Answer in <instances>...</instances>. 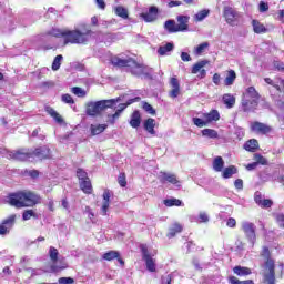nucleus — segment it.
Wrapping results in <instances>:
<instances>
[{
    "mask_svg": "<svg viewBox=\"0 0 284 284\" xmlns=\"http://www.w3.org/2000/svg\"><path fill=\"white\" fill-rule=\"evenodd\" d=\"M48 34L50 37H55L57 39H63L64 45L68 43L77 44V45H85L88 41H90V37H92V29L84 27L83 30L74 29H51Z\"/></svg>",
    "mask_w": 284,
    "mask_h": 284,
    "instance_id": "1",
    "label": "nucleus"
},
{
    "mask_svg": "<svg viewBox=\"0 0 284 284\" xmlns=\"http://www.w3.org/2000/svg\"><path fill=\"white\" fill-rule=\"evenodd\" d=\"M112 65H116L118 68H128L131 74L134 77H152V69L150 67H145L143 64L138 63L133 59H121L119 57H113L111 59Z\"/></svg>",
    "mask_w": 284,
    "mask_h": 284,
    "instance_id": "2",
    "label": "nucleus"
},
{
    "mask_svg": "<svg viewBox=\"0 0 284 284\" xmlns=\"http://www.w3.org/2000/svg\"><path fill=\"white\" fill-rule=\"evenodd\" d=\"M8 201L13 207H32L39 203V195L32 192H18L9 195Z\"/></svg>",
    "mask_w": 284,
    "mask_h": 284,
    "instance_id": "3",
    "label": "nucleus"
},
{
    "mask_svg": "<svg viewBox=\"0 0 284 284\" xmlns=\"http://www.w3.org/2000/svg\"><path fill=\"white\" fill-rule=\"evenodd\" d=\"M262 258L265 260L264 267L267 270V273L264 274L265 284H276V273L274 271V260H272V253L267 246H263L261 252Z\"/></svg>",
    "mask_w": 284,
    "mask_h": 284,
    "instance_id": "4",
    "label": "nucleus"
},
{
    "mask_svg": "<svg viewBox=\"0 0 284 284\" xmlns=\"http://www.w3.org/2000/svg\"><path fill=\"white\" fill-rule=\"evenodd\" d=\"M121 99L100 100L97 102L87 103L85 112L88 116H99L101 112L112 108L115 103H119Z\"/></svg>",
    "mask_w": 284,
    "mask_h": 284,
    "instance_id": "5",
    "label": "nucleus"
},
{
    "mask_svg": "<svg viewBox=\"0 0 284 284\" xmlns=\"http://www.w3.org/2000/svg\"><path fill=\"white\" fill-rule=\"evenodd\" d=\"M140 250L142 252V258L145 262L146 270L149 272H156V260L152 257L156 254V251H150L145 244H141Z\"/></svg>",
    "mask_w": 284,
    "mask_h": 284,
    "instance_id": "6",
    "label": "nucleus"
},
{
    "mask_svg": "<svg viewBox=\"0 0 284 284\" xmlns=\"http://www.w3.org/2000/svg\"><path fill=\"white\" fill-rule=\"evenodd\" d=\"M242 231L244 232L247 241L251 243L252 247L256 243V225L252 222H242Z\"/></svg>",
    "mask_w": 284,
    "mask_h": 284,
    "instance_id": "7",
    "label": "nucleus"
},
{
    "mask_svg": "<svg viewBox=\"0 0 284 284\" xmlns=\"http://www.w3.org/2000/svg\"><path fill=\"white\" fill-rule=\"evenodd\" d=\"M49 255L52 261L51 265V272H61V270H65L68 267V264L65 262H61L59 265V251L57 247L51 246L49 250Z\"/></svg>",
    "mask_w": 284,
    "mask_h": 284,
    "instance_id": "8",
    "label": "nucleus"
},
{
    "mask_svg": "<svg viewBox=\"0 0 284 284\" xmlns=\"http://www.w3.org/2000/svg\"><path fill=\"white\" fill-rule=\"evenodd\" d=\"M7 159H14V161H32V152L26 149L7 151Z\"/></svg>",
    "mask_w": 284,
    "mask_h": 284,
    "instance_id": "9",
    "label": "nucleus"
},
{
    "mask_svg": "<svg viewBox=\"0 0 284 284\" xmlns=\"http://www.w3.org/2000/svg\"><path fill=\"white\" fill-rule=\"evenodd\" d=\"M14 223H17V214H12L9 217L4 219L0 224V236H6V234H10V230L14 227Z\"/></svg>",
    "mask_w": 284,
    "mask_h": 284,
    "instance_id": "10",
    "label": "nucleus"
},
{
    "mask_svg": "<svg viewBox=\"0 0 284 284\" xmlns=\"http://www.w3.org/2000/svg\"><path fill=\"white\" fill-rule=\"evenodd\" d=\"M224 19L229 26H234L241 19V13L235 11L232 7H224Z\"/></svg>",
    "mask_w": 284,
    "mask_h": 284,
    "instance_id": "11",
    "label": "nucleus"
},
{
    "mask_svg": "<svg viewBox=\"0 0 284 284\" xmlns=\"http://www.w3.org/2000/svg\"><path fill=\"white\" fill-rule=\"evenodd\" d=\"M251 130L255 132V134H272L273 132L272 126L261 122L251 123Z\"/></svg>",
    "mask_w": 284,
    "mask_h": 284,
    "instance_id": "12",
    "label": "nucleus"
},
{
    "mask_svg": "<svg viewBox=\"0 0 284 284\" xmlns=\"http://www.w3.org/2000/svg\"><path fill=\"white\" fill-rule=\"evenodd\" d=\"M160 183H171L172 185H179V180L176 179V175L173 173H168L161 171L158 176Z\"/></svg>",
    "mask_w": 284,
    "mask_h": 284,
    "instance_id": "13",
    "label": "nucleus"
},
{
    "mask_svg": "<svg viewBox=\"0 0 284 284\" xmlns=\"http://www.w3.org/2000/svg\"><path fill=\"white\" fill-rule=\"evenodd\" d=\"M32 159H38L39 161H43V159L50 158V149L48 146H40L31 152Z\"/></svg>",
    "mask_w": 284,
    "mask_h": 284,
    "instance_id": "14",
    "label": "nucleus"
},
{
    "mask_svg": "<svg viewBox=\"0 0 284 284\" xmlns=\"http://www.w3.org/2000/svg\"><path fill=\"white\" fill-rule=\"evenodd\" d=\"M158 16H159V8L156 7H150L149 12H144L140 14L141 19H143L146 23H152L153 21H156Z\"/></svg>",
    "mask_w": 284,
    "mask_h": 284,
    "instance_id": "15",
    "label": "nucleus"
},
{
    "mask_svg": "<svg viewBox=\"0 0 284 284\" xmlns=\"http://www.w3.org/2000/svg\"><path fill=\"white\" fill-rule=\"evenodd\" d=\"M171 91L169 92V95L171 99H176L179 94H181V84L179 83V79L171 78L170 80Z\"/></svg>",
    "mask_w": 284,
    "mask_h": 284,
    "instance_id": "16",
    "label": "nucleus"
},
{
    "mask_svg": "<svg viewBox=\"0 0 284 284\" xmlns=\"http://www.w3.org/2000/svg\"><path fill=\"white\" fill-rule=\"evenodd\" d=\"M261 99V95L258 94V91L254 87H248L243 95L242 100H251V101H257Z\"/></svg>",
    "mask_w": 284,
    "mask_h": 284,
    "instance_id": "17",
    "label": "nucleus"
},
{
    "mask_svg": "<svg viewBox=\"0 0 284 284\" xmlns=\"http://www.w3.org/2000/svg\"><path fill=\"white\" fill-rule=\"evenodd\" d=\"M258 108V101L256 100H243L242 99V110L243 112H254Z\"/></svg>",
    "mask_w": 284,
    "mask_h": 284,
    "instance_id": "18",
    "label": "nucleus"
},
{
    "mask_svg": "<svg viewBox=\"0 0 284 284\" xmlns=\"http://www.w3.org/2000/svg\"><path fill=\"white\" fill-rule=\"evenodd\" d=\"M178 31L185 32L187 31V23H190V16H178Z\"/></svg>",
    "mask_w": 284,
    "mask_h": 284,
    "instance_id": "19",
    "label": "nucleus"
},
{
    "mask_svg": "<svg viewBox=\"0 0 284 284\" xmlns=\"http://www.w3.org/2000/svg\"><path fill=\"white\" fill-rule=\"evenodd\" d=\"M110 207V191L106 190L103 193V204L101 207V214L105 216L108 214V210Z\"/></svg>",
    "mask_w": 284,
    "mask_h": 284,
    "instance_id": "20",
    "label": "nucleus"
},
{
    "mask_svg": "<svg viewBox=\"0 0 284 284\" xmlns=\"http://www.w3.org/2000/svg\"><path fill=\"white\" fill-rule=\"evenodd\" d=\"M108 130V124H91L90 131L92 136H97L99 134H103Z\"/></svg>",
    "mask_w": 284,
    "mask_h": 284,
    "instance_id": "21",
    "label": "nucleus"
},
{
    "mask_svg": "<svg viewBox=\"0 0 284 284\" xmlns=\"http://www.w3.org/2000/svg\"><path fill=\"white\" fill-rule=\"evenodd\" d=\"M130 125L133 129L140 128L141 126V113L139 111H134L131 114V120H130Z\"/></svg>",
    "mask_w": 284,
    "mask_h": 284,
    "instance_id": "22",
    "label": "nucleus"
},
{
    "mask_svg": "<svg viewBox=\"0 0 284 284\" xmlns=\"http://www.w3.org/2000/svg\"><path fill=\"white\" fill-rule=\"evenodd\" d=\"M156 126V120L149 118L144 121V130L149 132V134H156V131H154V128Z\"/></svg>",
    "mask_w": 284,
    "mask_h": 284,
    "instance_id": "23",
    "label": "nucleus"
},
{
    "mask_svg": "<svg viewBox=\"0 0 284 284\" xmlns=\"http://www.w3.org/2000/svg\"><path fill=\"white\" fill-rule=\"evenodd\" d=\"M203 116L206 123H212V121H219V119H221V114L217 110H211L210 113H204Z\"/></svg>",
    "mask_w": 284,
    "mask_h": 284,
    "instance_id": "24",
    "label": "nucleus"
},
{
    "mask_svg": "<svg viewBox=\"0 0 284 284\" xmlns=\"http://www.w3.org/2000/svg\"><path fill=\"white\" fill-rule=\"evenodd\" d=\"M222 101L226 108L232 109L233 105H236V98L230 93H225L222 97Z\"/></svg>",
    "mask_w": 284,
    "mask_h": 284,
    "instance_id": "25",
    "label": "nucleus"
},
{
    "mask_svg": "<svg viewBox=\"0 0 284 284\" xmlns=\"http://www.w3.org/2000/svg\"><path fill=\"white\" fill-rule=\"evenodd\" d=\"M234 81H236V71L229 70L226 72V77L224 79V85H226V87L234 85Z\"/></svg>",
    "mask_w": 284,
    "mask_h": 284,
    "instance_id": "26",
    "label": "nucleus"
},
{
    "mask_svg": "<svg viewBox=\"0 0 284 284\" xmlns=\"http://www.w3.org/2000/svg\"><path fill=\"white\" fill-rule=\"evenodd\" d=\"M233 272L236 274V276H250V274H252V268L245 266H235Z\"/></svg>",
    "mask_w": 284,
    "mask_h": 284,
    "instance_id": "27",
    "label": "nucleus"
},
{
    "mask_svg": "<svg viewBox=\"0 0 284 284\" xmlns=\"http://www.w3.org/2000/svg\"><path fill=\"white\" fill-rule=\"evenodd\" d=\"M164 29L170 33L174 34L175 32H179V27L176 24V21L174 20H168L164 23Z\"/></svg>",
    "mask_w": 284,
    "mask_h": 284,
    "instance_id": "28",
    "label": "nucleus"
},
{
    "mask_svg": "<svg viewBox=\"0 0 284 284\" xmlns=\"http://www.w3.org/2000/svg\"><path fill=\"white\" fill-rule=\"evenodd\" d=\"M244 150L247 152H256L258 150V140L251 139L244 144Z\"/></svg>",
    "mask_w": 284,
    "mask_h": 284,
    "instance_id": "29",
    "label": "nucleus"
},
{
    "mask_svg": "<svg viewBox=\"0 0 284 284\" xmlns=\"http://www.w3.org/2000/svg\"><path fill=\"white\" fill-rule=\"evenodd\" d=\"M223 168H225V161H223L222 156H216L213 160V170L215 172H223Z\"/></svg>",
    "mask_w": 284,
    "mask_h": 284,
    "instance_id": "30",
    "label": "nucleus"
},
{
    "mask_svg": "<svg viewBox=\"0 0 284 284\" xmlns=\"http://www.w3.org/2000/svg\"><path fill=\"white\" fill-rule=\"evenodd\" d=\"M172 50H174V43L168 42L158 49V54H160V57H165V54H168V52H172Z\"/></svg>",
    "mask_w": 284,
    "mask_h": 284,
    "instance_id": "31",
    "label": "nucleus"
},
{
    "mask_svg": "<svg viewBox=\"0 0 284 284\" xmlns=\"http://www.w3.org/2000/svg\"><path fill=\"white\" fill-rule=\"evenodd\" d=\"M237 173H239V169H236V166H234V165H230L229 168H225L222 171V176L224 179H232V175L237 174Z\"/></svg>",
    "mask_w": 284,
    "mask_h": 284,
    "instance_id": "32",
    "label": "nucleus"
},
{
    "mask_svg": "<svg viewBox=\"0 0 284 284\" xmlns=\"http://www.w3.org/2000/svg\"><path fill=\"white\" fill-rule=\"evenodd\" d=\"M80 187L84 192V194H92V182H90V178L80 181Z\"/></svg>",
    "mask_w": 284,
    "mask_h": 284,
    "instance_id": "33",
    "label": "nucleus"
},
{
    "mask_svg": "<svg viewBox=\"0 0 284 284\" xmlns=\"http://www.w3.org/2000/svg\"><path fill=\"white\" fill-rule=\"evenodd\" d=\"M252 26L255 34H263V32H267V28L257 20H253Z\"/></svg>",
    "mask_w": 284,
    "mask_h": 284,
    "instance_id": "34",
    "label": "nucleus"
},
{
    "mask_svg": "<svg viewBox=\"0 0 284 284\" xmlns=\"http://www.w3.org/2000/svg\"><path fill=\"white\" fill-rule=\"evenodd\" d=\"M183 232V226L179 223H174L170 229H169V239H173V236H176V234Z\"/></svg>",
    "mask_w": 284,
    "mask_h": 284,
    "instance_id": "35",
    "label": "nucleus"
},
{
    "mask_svg": "<svg viewBox=\"0 0 284 284\" xmlns=\"http://www.w3.org/2000/svg\"><path fill=\"white\" fill-rule=\"evenodd\" d=\"M45 111L52 116V119H54L57 123H63V118L54 109H52L51 106H47Z\"/></svg>",
    "mask_w": 284,
    "mask_h": 284,
    "instance_id": "36",
    "label": "nucleus"
},
{
    "mask_svg": "<svg viewBox=\"0 0 284 284\" xmlns=\"http://www.w3.org/2000/svg\"><path fill=\"white\" fill-rule=\"evenodd\" d=\"M207 17H210V10L209 9H204V10L199 11L194 16V21L201 22V21H204L205 19H207Z\"/></svg>",
    "mask_w": 284,
    "mask_h": 284,
    "instance_id": "37",
    "label": "nucleus"
},
{
    "mask_svg": "<svg viewBox=\"0 0 284 284\" xmlns=\"http://www.w3.org/2000/svg\"><path fill=\"white\" fill-rule=\"evenodd\" d=\"M164 205L166 207H181V205H183V202L179 199H168V200H164Z\"/></svg>",
    "mask_w": 284,
    "mask_h": 284,
    "instance_id": "38",
    "label": "nucleus"
},
{
    "mask_svg": "<svg viewBox=\"0 0 284 284\" xmlns=\"http://www.w3.org/2000/svg\"><path fill=\"white\" fill-rule=\"evenodd\" d=\"M202 136H206L207 139H219V132L213 129H204L202 130Z\"/></svg>",
    "mask_w": 284,
    "mask_h": 284,
    "instance_id": "39",
    "label": "nucleus"
},
{
    "mask_svg": "<svg viewBox=\"0 0 284 284\" xmlns=\"http://www.w3.org/2000/svg\"><path fill=\"white\" fill-rule=\"evenodd\" d=\"M119 256H121L119 251H109L102 255V258H104V261H114V258H119Z\"/></svg>",
    "mask_w": 284,
    "mask_h": 284,
    "instance_id": "40",
    "label": "nucleus"
},
{
    "mask_svg": "<svg viewBox=\"0 0 284 284\" xmlns=\"http://www.w3.org/2000/svg\"><path fill=\"white\" fill-rule=\"evenodd\" d=\"M205 65H207V61L202 60L197 63H195L192 68V74H199V72H201V70H203V68H205Z\"/></svg>",
    "mask_w": 284,
    "mask_h": 284,
    "instance_id": "41",
    "label": "nucleus"
},
{
    "mask_svg": "<svg viewBox=\"0 0 284 284\" xmlns=\"http://www.w3.org/2000/svg\"><path fill=\"white\" fill-rule=\"evenodd\" d=\"M115 14L118 17H121V19H128V17H129L128 9L125 7H121V6H118L115 8Z\"/></svg>",
    "mask_w": 284,
    "mask_h": 284,
    "instance_id": "42",
    "label": "nucleus"
},
{
    "mask_svg": "<svg viewBox=\"0 0 284 284\" xmlns=\"http://www.w3.org/2000/svg\"><path fill=\"white\" fill-rule=\"evenodd\" d=\"M207 48H210V43L203 42L195 48L194 54H196L197 57H201L205 52V50H207Z\"/></svg>",
    "mask_w": 284,
    "mask_h": 284,
    "instance_id": "43",
    "label": "nucleus"
},
{
    "mask_svg": "<svg viewBox=\"0 0 284 284\" xmlns=\"http://www.w3.org/2000/svg\"><path fill=\"white\" fill-rule=\"evenodd\" d=\"M31 217L39 219V215L33 210H26L22 214V220L30 221Z\"/></svg>",
    "mask_w": 284,
    "mask_h": 284,
    "instance_id": "44",
    "label": "nucleus"
},
{
    "mask_svg": "<svg viewBox=\"0 0 284 284\" xmlns=\"http://www.w3.org/2000/svg\"><path fill=\"white\" fill-rule=\"evenodd\" d=\"M138 101H141L140 97H135L133 99H130L126 103L119 104V109L118 110H120V112L122 113L123 110H125L128 108V105H132V103H136Z\"/></svg>",
    "mask_w": 284,
    "mask_h": 284,
    "instance_id": "45",
    "label": "nucleus"
},
{
    "mask_svg": "<svg viewBox=\"0 0 284 284\" xmlns=\"http://www.w3.org/2000/svg\"><path fill=\"white\" fill-rule=\"evenodd\" d=\"M61 61H63V55L59 54L54 58L53 63H52V70L57 72L59 68H61Z\"/></svg>",
    "mask_w": 284,
    "mask_h": 284,
    "instance_id": "46",
    "label": "nucleus"
},
{
    "mask_svg": "<svg viewBox=\"0 0 284 284\" xmlns=\"http://www.w3.org/2000/svg\"><path fill=\"white\" fill-rule=\"evenodd\" d=\"M229 283L230 284H254V281L252 280L240 281L239 278L231 276L229 277Z\"/></svg>",
    "mask_w": 284,
    "mask_h": 284,
    "instance_id": "47",
    "label": "nucleus"
},
{
    "mask_svg": "<svg viewBox=\"0 0 284 284\" xmlns=\"http://www.w3.org/2000/svg\"><path fill=\"white\" fill-rule=\"evenodd\" d=\"M254 161L255 163H257V165H267V159H265V156L258 154V153H255L254 154Z\"/></svg>",
    "mask_w": 284,
    "mask_h": 284,
    "instance_id": "48",
    "label": "nucleus"
},
{
    "mask_svg": "<svg viewBox=\"0 0 284 284\" xmlns=\"http://www.w3.org/2000/svg\"><path fill=\"white\" fill-rule=\"evenodd\" d=\"M119 116H121V110H116L114 114L112 115H108V123H110L111 125H114V123L116 122V119H119Z\"/></svg>",
    "mask_w": 284,
    "mask_h": 284,
    "instance_id": "49",
    "label": "nucleus"
},
{
    "mask_svg": "<svg viewBox=\"0 0 284 284\" xmlns=\"http://www.w3.org/2000/svg\"><path fill=\"white\" fill-rule=\"evenodd\" d=\"M119 116H121V110H116L114 114L112 115H108V123H110L111 125H114V123L116 122V119H119Z\"/></svg>",
    "mask_w": 284,
    "mask_h": 284,
    "instance_id": "50",
    "label": "nucleus"
},
{
    "mask_svg": "<svg viewBox=\"0 0 284 284\" xmlns=\"http://www.w3.org/2000/svg\"><path fill=\"white\" fill-rule=\"evenodd\" d=\"M193 123L196 125V128H205L207 125V120H203L200 118H193Z\"/></svg>",
    "mask_w": 284,
    "mask_h": 284,
    "instance_id": "51",
    "label": "nucleus"
},
{
    "mask_svg": "<svg viewBox=\"0 0 284 284\" xmlns=\"http://www.w3.org/2000/svg\"><path fill=\"white\" fill-rule=\"evenodd\" d=\"M71 92H72L73 94H75V97H81V98L85 97V90H83V89H81V88H79V87H73V88L71 89Z\"/></svg>",
    "mask_w": 284,
    "mask_h": 284,
    "instance_id": "52",
    "label": "nucleus"
},
{
    "mask_svg": "<svg viewBox=\"0 0 284 284\" xmlns=\"http://www.w3.org/2000/svg\"><path fill=\"white\" fill-rule=\"evenodd\" d=\"M77 176H78L79 181H85V180L90 179V178H88V173L85 171H83L82 169H78Z\"/></svg>",
    "mask_w": 284,
    "mask_h": 284,
    "instance_id": "53",
    "label": "nucleus"
},
{
    "mask_svg": "<svg viewBox=\"0 0 284 284\" xmlns=\"http://www.w3.org/2000/svg\"><path fill=\"white\" fill-rule=\"evenodd\" d=\"M143 110L144 112H148V114H156V111L154 110V108L151 106V104L148 102H143Z\"/></svg>",
    "mask_w": 284,
    "mask_h": 284,
    "instance_id": "54",
    "label": "nucleus"
},
{
    "mask_svg": "<svg viewBox=\"0 0 284 284\" xmlns=\"http://www.w3.org/2000/svg\"><path fill=\"white\" fill-rule=\"evenodd\" d=\"M264 196L263 194L260 192V191H256L255 194H254V201L257 205H261L264 201Z\"/></svg>",
    "mask_w": 284,
    "mask_h": 284,
    "instance_id": "55",
    "label": "nucleus"
},
{
    "mask_svg": "<svg viewBox=\"0 0 284 284\" xmlns=\"http://www.w3.org/2000/svg\"><path fill=\"white\" fill-rule=\"evenodd\" d=\"M264 81L268 85H273V88H275V90H277V92H281V85L277 82H274V80H272L270 78H265Z\"/></svg>",
    "mask_w": 284,
    "mask_h": 284,
    "instance_id": "56",
    "label": "nucleus"
},
{
    "mask_svg": "<svg viewBox=\"0 0 284 284\" xmlns=\"http://www.w3.org/2000/svg\"><path fill=\"white\" fill-rule=\"evenodd\" d=\"M118 183L121 187H125V185H128V180H125V173H120L118 178Z\"/></svg>",
    "mask_w": 284,
    "mask_h": 284,
    "instance_id": "57",
    "label": "nucleus"
},
{
    "mask_svg": "<svg viewBox=\"0 0 284 284\" xmlns=\"http://www.w3.org/2000/svg\"><path fill=\"white\" fill-rule=\"evenodd\" d=\"M199 219H200L199 223H209L210 222V216H207V213H205V212H201L199 214Z\"/></svg>",
    "mask_w": 284,
    "mask_h": 284,
    "instance_id": "58",
    "label": "nucleus"
},
{
    "mask_svg": "<svg viewBox=\"0 0 284 284\" xmlns=\"http://www.w3.org/2000/svg\"><path fill=\"white\" fill-rule=\"evenodd\" d=\"M58 283H60V284H73L74 278H72V277H60L58 280Z\"/></svg>",
    "mask_w": 284,
    "mask_h": 284,
    "instance_id": "59",
    "label": "nucleus"
},
{
    "mask_svg": "<svg viewBox=\"0 0 284 284\" xmlns=\"http://www.w3.org/2000/svg\"><path fill=\"white\" fill-rule=\"evenodd\" d=\"M62 101H63V103H69L70 105H72V103H74V99H72V95H70V94H63Z\"/></svg>",
    "mask_w": 284,
    "mask_h": 284,
    "instance_id": "60",
    "label": "nucleus"
},
{
    "mask_svg": "<svg viewBox=\"0 0 284 284\" xmlns=\"http://www.w3.org/2000/svg\"><path fill=\"white\" fill-rule=\"evenodd\" d=\"M267 10H270V4H267L264 1H261L260 6H258V11L260 12H267Z\"/></svg>",
    "mask_w": 284,
    "mask_h": 284,
    "instance_id": "61",
    "label": "nucleus"
},
{
    "mask_svg": "<svg viewBox=\"0 0 284 284\" xmlns=\"http://www.w3.org/2000/svg\"><path fill=\"white\" fill-rule=\"evenodd\" d=\"M272 205H273L272 200H267V199H264V201L260 203V207H264V209L272 207Z\"/></svg>",
    "mask_w": 284,
    "mask_h": 284,
    "instance_id": "62",
    "label": "nucleus"
},
{
    "mask_svg": "<svg viewBox=\"0 0 284 284\" xmlns=\"http://www.w3.org/2000/svg\"><path fill=\"white\" fill-rule=\"evenodd\" d=\"M234 187H236L237 190H243V181L241 179H236L234 181Z\"/></svg>",
    "mask_w": 284,
    "mask_h": 284,
    "instance_id": "63",
    "label": "nucleus"
},
{
    "mask_svg": "<svg viewBox=\"0 0 284 284\" xmlns=\"http://www.w3.org/2000/svg\"><path fill=\"white\" fill-rule=\"evenodd\" d=\"M163 284H172V275H166L165 277H162Z\"/></svg>",
    "mask_w": 284,
    "mask_h": 284,
    "instance_id": "64",
    "label": "nucleus"
}]
</instances>
